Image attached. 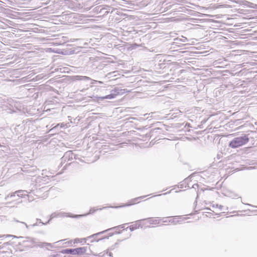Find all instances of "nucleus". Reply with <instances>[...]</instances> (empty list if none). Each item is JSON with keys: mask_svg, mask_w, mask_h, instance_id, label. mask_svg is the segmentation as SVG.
<instances>
[{"mask_svg": "<svg viewBox=\"0 0 257 257\" xmlns=\"http://www.w3.org/2000/svg\"><path fill=\"white\" fill-rule=\"evenodd\" d=\"M84 240H85V239H84L76 238L74 240L69 241V244H71L72 243H81V242H82Z\"/></svg>", "mask_w": 257, "mask_h": 257, "instance_id": "obj_6", "label": "nucleus"}, {"mask_svg": "<svg viewBox=\"0 0 257 257\" xmlns=\"http://www.w3.org/2000/svg\"><path fill=\"white\" fill-rule=\"evenodd\" d=\"M134 228L133 227V226H130V229L133 230V229H134Z\"/></svg>", "mask_w": 257, "mask_h": 257, "instance_id": "obj_10", "label": "nucleus"}, {"mask_svg": "<svg viewBox=\"0 0 257 257\" xmlns=\"http://www.w3.org/2000/svg\"><path fill=\"white\" fill-rule=\"evenodd\" d=\"M116 94H109V95H106V96L102 97H100V99H101V100L105 99H112V98H114L116 96Z\"/></svg>", "mask_w": 257, "mask_h": 257, "instance_id": "obj_7", "label": "nucleus"}, {"mask_svg": "<svg viewBox=\"0 0 257 257\" xmlns=\"http://www.w3.org/2000/svg\"><path fill=\"white\" fill-rule=\"evenodd\" d=\"M146 197V196H141L138 197L133 198L130 200L127 204L123 205V206H131L136 204H138L142 202L143 200H145Z\"/></svg>", "mask_w": 257, "mask_h": 257, "instance_id": "obj_2", "label": "nucleus"}, {"mask_svg": "<svg viewBox=\"0 0 257 257\" xmlns=\"http://www.w3.org/2000/svg\"><path fill=\"white\" fill-rule=\"evenodd\" d=\"M75 250H76L75 251V255H81L85 253L86 249L85 247H79L75 248Z\"/></svg>", "mask_w": 257, "mask_h": 257, "instance_id": "obj_4", "label": "nucleus"}, {"mask_svg": "<svg viewBox=\"0 0 257 257\" xmlns=\"http://www.w3.org/2000/svg\"><path fill=\"white\" fill-rule=\"evenodd\" d=\"M249 141V139L246 135L237 137L232 140L229 144L230 147L232 148H236L246 144Z\"/></svg>", "mask_w": 257, "mask_h": 257, "instance_id": "obj_1", "label": "nucleus"}, {"mask_svg": "<svg viewBox=\"0 0 257 257\" xmlns=\"http://www.w3.org/2000/svg\"><path fill=\"white\" fill-rule=\"evenodd\" d=\"M181 218L179 216L169 217H168V224L176 225L179 223V219Z\"/></svg>", "mask_w": 257, "mask_h": 257, "instance_id": "obj_3", "label": "nucleus"}, {"mask_svg": "<svg viewBox=\"0 0 257 257\" xmlns=\"http://www.w3.org/2000/svg\"><path fill=\"white\" fill-rule=\"evenodd\" d=\"M75 248L74 249H64L62 251V252L63 253H67V254H71L73 255H75Z\"/></svg>", "mask_w": 257, "mask_h": 257, "instance_id": "obj_5", "label": "nucleus"}, {"mask_svg": "<svg viewBox=\"0 0 257 257\" xmlns=\"http://www.w3.org/2000/svg\"><path fill=\"white\" fill-rule=\"evenodd\" d=\"M204 210H205V211L204 212V213H209L211 214H213L214 211H212V213L209 212L208 211L210 210V209L208 208H205Z\"/></svg>", "mask_w": 257, "mask_h": 257, "instance_id": "obj_8", "label": "nucleus"}, {"mask_svg": "<svg viewBox=\"0 0 257 257\" xmlns=\"http://www.w3.org/2000/svg\"><path fill=\"white\" fill-rule=\"evenodd\" d=\"M163 222L168 224V217L166 218L163 221Z\"/></svg>", "mask_w": 257, "mask_h": 257, "instance_id": "obj_9", "label": "nucleus"}]
</instances>
